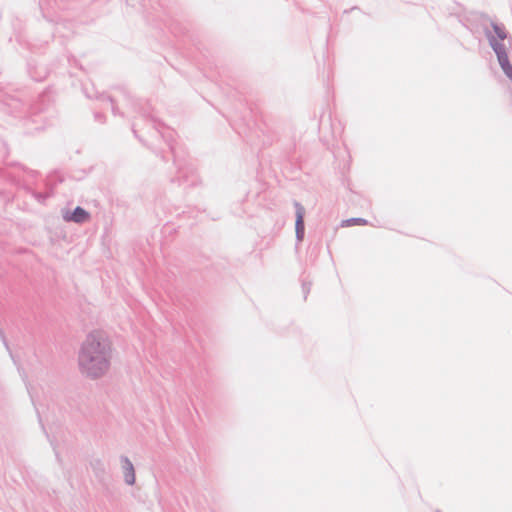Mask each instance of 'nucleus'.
Returning a JSON list of instances; mask_svg holds the SVG:
<instances>
[{"mask_svg":"<svg viewBox=\"0 0 512 512\" xmlns=\"http://www.w3.org/2000/svg\"><path fill=\"white\" fill-rule=\"evenodd\" d=\"M112 344L102 331L90 333L83 343L79 364L84 373L91 377H100L110 367Z\"/></svg>","mask_w":512,"mask_h":512,"instance_id":"nucleus-1","label":"nucleus"},{"mask_svg":"<svg viewBox=\"0 0 512 512\" xmlns=\"http://www.w3.org/2000/svg\"><path fill=\"white\" fill-rule=\"evenodd\" d=\"M66 221H74L76 223H82L88 221L89 214L81 207H77L71 214L66 213L64 215Z\"/></svg>","mask_w":512,"mask_h":512,"instance_id":"nucleus-2","label":"nucleus"},{"mask_svg":"<svg viewBox=\"0 0 512 512\" xmlns=\"http://www.w3.org/2000/svg\"><path fill=\"white\" fill-rule=\"evenodd\" d=\"M498 61L504 71V73L509 77L512 78V66L509 63L508 56L506 52L503 49H496Z\"/></svg>","mask_w":512,"mask_h":512,"instance_id":"nucleus-3","label":"nucleus"},{"mask_svg":"<svg viewBox=\"0 0 512 512\" xmlns=\"http://www.w3.org/2000/svg\"><path fill=\"white\" fill-rule=\"evenodd\" d=\"M303 214H304L303 208L300 207L297 211V219H296V234H297V238L299 240H302L303 235H304Z\"/></svg>","mask_w":512,"mask_h":512,"instance_id":"nucleus-4","label":"nucleus"},{"mask_svg":"<svg viewBox=\"0 0 512 512\" xmlns=\"http://www.w3.org/2000/svg\"><path fill=\"white\" fill-rule=\"evenodd\" d=\"M125 481L129 485H132L135 482L134 468L129 460L125 461Z\"/></svg>","mask_w":512,"mask_h":512,"instance_id":"nucleus-5","label":"nucleus"},{"mask_svg":"<svg viewBox=\"0 0 512 512\" xmlns=\"http://www.w3.org/2000/svg\"><path fill=\"white\" fill-rule=\"evenodd\" d=\"M367 224H368L367 220H365L363 218H350L347 220H343L341 223V226L342 227H350V226H354V225L365 226Z\"/></svg>","mask_w":512,"mask_h":512,"instance_id":"nucleus-6","label":"nucleus"},{"mask_svg":"<svg viewBox=\"0 0 512 512\" xmlns=\"http://www.w3.org/2000/svg\"><path fill=\"white\" fill-rule=\"evenodd\" d=\"M495 32L501 39H504L506 37L505 32L501 28L495 27Z\"/></svg>","mask_w":512,"mask_h":512,"instance_id":"nucleus-7","label":"nucleus"}]
</instances>
